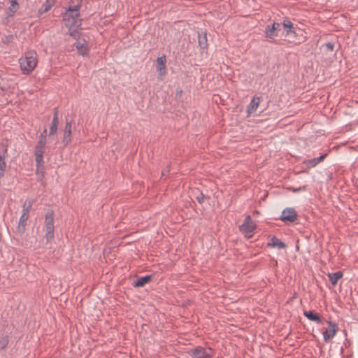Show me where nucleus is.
Here are the masks:
<instances>
[{
  "label": "nucleus",
  "instance_id": "f03ea898",
  "mask_svg": "<svg viewBox=\"0 0 358 358\" xmlns=\"http://www.w3.org/2000/svg\"><path fill=\"white\" fill-rule=\"evenodd\" d=\"M21 70L24 74L31 73L37 65V54L34 50L27 51L19 59Z\"/></svg>",
  "mask_w": 358,
  "mask_h": 358
},
{
  "label": "nucleus",
  "instance_id": "6ab92c4d",
  "mask_svg": "<svg viewBox=\"0 0 358 358\" xmlns=\"http://www.w3.org/2000/svg\"><path fill=\"white\" fill-rule=\"evenodd\" d=\"M53 211L49 210L46 213L45 216V227L54 226V216Z\"/></svg>",
  "mask_w": 358,
  "mask_h": 358
},
{
  "label": "nucleus",
  "instance_id": "393cba45",
  "mask_svg": "<svg viewBox=\"0 0 358 358\" xmlns=\"http://www.w3.org/2000/svg\"><path fill=\"white\" fill-rule=\"evenodd\" d=\"M46 141L38 139L37 144L35 147V151H40L41 152H45V147Z\"/></svg>",
  "mask_w": 358,
  "mask_h": 358
},
{
  "label": "nucleus",
  "instance_id": "412c9836",
  "mask_svg": "<svg viewBox=\"0 0 358 358\" xmlns=\"http://www.w3.org/2000/svg\"><path fill=\"white\" fill-rule=\"evenodd\" d=\"M43 152H41L40 151L34 152V155L36 157V163L38 169L43 166Z\"/></svg>",
  "mask_w": 358,
  "mask_h": 358
},
{
  "label": "nucleus",
  "instance_id": "aec40b11",
  "mask_svg": "<svg viewBox=\"0 0 358 358\" xmlns=\"http://www.w3.org/2000/svg\"><path fill=\"white\" fill-rule=\"evenodd\" d=\"M326 155H323L320 156L319 157L311 159L310 160H308L305 163L307 164V166L309 168L314 167L317 164H319L320 162H322L324 160V159L325 158Z\"/></svg>",
  "mask_w": 358,
  "mask_h": 358
},
{
  "label": "nucleus",
  "instance_id": "a878e982",
  "mask_svg": "<svg viewBox=\"0 0 358 358\" xmlns=\"http://www.w3.org/2000/svg\"><path fill=\"white\" fill-rule=\"evenodd\" d=\"M199 44L202 49H205L207 47V38L206 34L201 35L199 34Z\"/></svg>",
  "mask_w": 358,
  "mask_h": 358
},
{
  "label": "nucleus",
  "instance_id": "c85d7f7f",
  "mask_svg": "<svg viewBox=\"0 0 358 358\" xmlns=\"http://www.w3.org/2000/svg\"><path fill=\"white\" fill-rule=\"evenodd\" d=\"M8 343L7 337H3L0 340V349H4Z\"/></svg>",
  "mask_w": 358,
  "mask_h": 358
},
{
  "label": "nucleus",
  "instance_id": "473e14b6",
  "mask_svg": "<svg viewBox=\"0 0 358 358\" xmlns=\"http://www.w3.org/2000/svg\"><path fill=\"white\" fill-rule=\"evenodd\" d=\"M357 35H358V31H357Z\"/></svg>",
  "mask_w": 358,
  "mask_h": 358
},
{
  "label": "nucleus",
  "instance_id": "2f4dec72",
  "mask_svg": "<svg viewBox=\"0 0 358 358\" xmlns=\"http://www.w3.org/2000/svg\"><path fill=\"white\" fill-rule=\"evenodd\" d=\"M59 110L57 108H54V115L53 118H56V120H59Z\"/></svg>",
  "mask_w": 358,
  "mask_h": 358
},
{
  "label": "nucleus",
  "instance_id": "5701e85b",
  "mask_svg": "<svg viewBox=\"0 0 358 358\" xmlns=\"http://www.w3.org/2000/svg\"><path fill=\"white\" fill-rule=\"evenodd\" d=\"M59 125V120L53 118L50 127L49 136L54 135L57 133V127Z\"/></svg>",
  "mask_w": 358,
  "mask_h": 358
},
{
  "label": "nucleus",
  "instance_id": "bb28decb",
  "mask_svg": "<svg viewBox=\"0 0 358 358\" xmlns=\"http://www.w3.org/2000/svg\"><path fill=\"white\" fill-rule=\"evenodd\" d=\"M10 6L9 7V10L12 13H15L18 9V3L17 0H10Z\"/></svg>",
  "mask_w": 358,
  "mask_h": 358
},
{
  "label": "nucleus",
  "instance_id": "f8f14e48",
  "mask_svg": "<svg viewBox=\"0 0 358 358\" xmlns=\"http://www.w3.org/2000/svg\"><path fill=\"white\" fill-rule=\"evenodd\" d=\"M260 103V99L259 97H254L250 104L248 106L247 112L248 115L252 113H254L257 107L259 106Z\"/></svg>",
  "mask_w": 358,
  "mask_h": 358
},
{
  "label": "nucleus",
  "instance_id": "1a4fd4ad",
  "mask_svg": "<svg viewBox=\"0 0 358 358\" xmlns=\"http://www.w3.org/2000/svg\"><path fill=\"white\" fill-rule=\"evenodd\" d=\"M280 24L277 22H273L272 26H267L265 30V34L267 38H273L275 36H277V31L280 30Z\"/></svg>",
  "mask_w": 358,
  "mask_h": 358
},
{
  "label": "nucleus",
  "instance_id": "7c9ffc66",
  "mask_svg": "<svg viewBox=\"0 0 358 358\" xmlns=\"http://www.w3.org/2000/svg\"><path fill=\"white\" fill-rule=\"evenodd\" d=\"M46 137H47V129H44L39 136V139L46 141Z\"/></svg>",
  "mask_w": 358,
  "mask_h": 358
},
{
  "label": "nucleus",
  "instance_id": "4be33fe9",
  "mask_svg": "<svg viewBox=\"0 0 358 358\" xmlns=\"http://www.w3.org/2000/svg\"><path fill=\"white\" fill-rule=\"evenodd\" d=\"M55 0H46L45 3H44L43 5L42 8L39 10V11H38L39 13L42 14V13L48 12L51 8V7L53 6V4L55 3Z\"/></svg>",
  "mask_w": 358,
  "mask_h": 358
},
{
  "label": "nucleus",
  "instance_id": "c756f323",
  "mask_svg": "<svg viewBox=\"0 0 358 358\" xmlns=\"http://www.w3.org/2000/svg\"><path fill=\"white\" fill-rule=\"evenodd\" d=\"M196 201L199 203H203L204 201V199H205V196L203 195V193H200L196 197Z\"/></svg>",
  "mask_w": 358,
  "mask_h": 358
},
{
  "label": "nucleus",
  "instance_id": "6e6552de",
  "mask_svg": "<svg viewBox=\"0 0 358 358\" xmlns=\"http://www.w3.org/2000/svg\"><path fill=\"white\" fill-rule=\"evenodd\" d=\"M71 129H72L71 122L67 121L66 122V124L64 127V135H63V139H62V143H63L64 145H65V146L68 145L72 141Z\"/></svg>",
  "mask_w": 358,
  "mask_h": 358
},
{
  "label": "nucleus",
  "instance_id": "9b49d317",
  "mask_svg": "<svg viewBox=\"0 0 358 358\" xmlns=\"http://www.w3.org/2000/svg\"><path fill=\"white\" fill-rule=\"evenodd\" d=\"M7 145L3 144V155H0V178L4 176L6 164L4 155L7 153Z\"/></svg>",
  "mask_w": 358,
  "mask_h": 358
},
{
  "label": "nucleus",
  "instance_id": "ddd939ff",
  "mask_svg": "<svg viewBox=\"0 0 358 358\" xmlns=\"http://www.w3.org/2000/svg\"><path fill=\"white\" fill-rule=\"evenodd\" d=\"M268 246L272 248H277L278 249L285 248V244L282 243L279 238L275 236H272L268 243Z\"/></svg>",
  "mask_w": 358,
  "mask_h": 358
},
{
  "label": "nucleus",
  "instance_id": "b1692460",
  "mask_svg": "<svg viewBox=\"0 0 358 358\" xmlns=\"http://www.w3.org/2000/svg\"><path fill=\"white\" fill-rule=\"evenodd\" d=\"M54 226L45 227V238L47 242L51 241L54 238Z\"/></svg>",
  "mask_w": 358,
  "mask_h": 358
},
{
  "label": "nucleus",
  "instance_id": "4468645a",
  "mask_svg": "<svg viewBox=\"0 0 358 358\" xmlns=\"http://www.w3.org/2000/svg\"><path fill=\"white\" fill-rule=\"evenodd\" d=\"M76 47L78 49V51L80 55H82L83 56L88 55L89 49L87 48V43L85 41L83 43L80 41L77 42L76 44Z\"/></svg>",
  "mask_w": 358,
  "mask_h": 358
},
{
  "label": "nucleus",
  "instance_id": "a211bd4d",
  "mask_svg": "<svg viewBox=\"0 0 358 358\" xmlns=\"http://www.w3.org/2000/svg\"><path fill=\"white\" fill-rule=\"evenodd\" d=\"M343 277V273L338 271L328 274V278L333 285H336L338 280Z\"/></svg>",
  "mask_w": 358,
  "mask_h": 358
},
{
  "label": "nucleus",
  "instance_id": "f257e3e1",
  "mask_svg": "<svg viewBox=\"0 0 358 358\" xmlns=\"http://www.w3.org/2000/svg\"><path fill=\"white\" fill-rule=\"evenodd\" d=\"M81 2L82 0H76V4L70 6L64 16V21L66 27L69 28V34L74 38L79 36L77 28L81 25V19L80 18L79 13Z\"/></svg>",
  "mask_w": 358,
  "mask_h": 358
},
{
  "label": "nucleus",
  "instance_id": "423d86ee",
  "mask_svg": "<svg viewBox=\"0 0 358 358\" xmlns=\"http://www.w3.org/2000/svg\"><path fill=\"white\" fill-rule=\"evenodd\" d=\"M32 203L31 201H25L23 204V210H22V215H21L20 218L19 225L22 226L23 228L27 224V221L29 219V211L31 208Z\"/></svg>",
  "mask_w": 358,
  "mask_h": 358
},
{
  "label": "nucleus",
  "instance_id": "7ed1b4c3",
  "mask_svg": "<svg viewBox=\"0 0 358 358\" xmlns=\"http://www.w3.org/2000/svg\"><path fill=\"white\" fill-rule=\"evenodd\" d=\"M192 358H213L214 350L211 348L198 346L189 352Z\"/></svg>",
  "mask_w": 358,
  "mask_h": 358
},
{
  "label": "nucleus",
  "instance_id": "39448f33",
  "mask_svg": "<svg viewBox=\"0 0 358 358\" xmlns=\"http://www.w3.org/2000/svg\"><path fill=\"white\" fill-rule=\"evenodd\" d=\"M298 217V215L295 209L292 208H287L282 212L280 220L284 222H294Z\"/></svg>",
  "mask_w": 358,
  "mask_h": 358
},
{
  "label": "nucleus",
  "instance_id": "cd10ccee",
  "mask_svg": "<svg viewBox=\"0 0 358 358\" xmlns=\"http://www.w3.org/2000/svg\"><path fill=\"white\" fill-rule=\"evenodd\" d=\"M322 48H324L327 51L333 52L334 49V44L331 42H328L324 44Z\"/></svg>",
  "mask_w": 358,
  "mask_h": 358
},
{
  "label": "nucleus",
  "instance_id": "2eb2a0df",
  "mask_svg": "<svg viewBox=\"0 0 358 358\" xmlns=\"http://www.w3.org/2000/svg\"><path fill=\"white\" fill-rule=\"evenodd\" d=\"M304 315L310 321L315 322L318 324L321 323L322 320L319 314L313 311H305Z\"/></svg>",
  "mask_w": 358,
  "mask_h": 358
},
{
  "label": "nucleus",
  "instance_id": "dca6fc26",
  "mask_svg": "<svg viewBox=\"0 0 358 358\" xmlns=\"http://www.w3.org/2000/svg\"><path fill=\"white\" fill-rule=\"evenodd\" d=\"M282 25H283L284 29L286 31V34L287 36H289L292 34L296 33L295 29L294 27V24L291 21L287 20H284Z\"/></svg>",
  "mask_w": 358,
  "mask_h": 358
},
{
  "label": "nucleus",
  "instance_id": "9d476101",
  "mask_svg": "<svg viewBox=\"0 0 358 358\" xmlns=\"http://www.w3.org/2000/svg\"><path fill=\"white\" fill-rule=\"evenodd\" d=\"M157 71L159 76H164L166 73V57L164 55L157 59Z\"/></svg>",
  "mask_w": 358,
  "mask_h": 358
},
{
  "label": "nucleus",
  "instance_id": "20e7f679",
  "mask_svg": "<svg viewBox=\"0 0 358 358\" xmlns=\"http://www.w3.org/2000/svg\"><path fill=\"white\" fill-rule=\"evenodd\" d=\"M255 228V224L253 222L250 215L245 217L243 223L239 227L240 231L248 238L252 236Z\"/></svg>",
  "mask_w": 358,
  "mask_h": 358
},
{
  "label": "nucleus",
  "instance_id": "f3484780",
  "mask_svg": "<svg viewBox=\"0 0 358 358\" xmlns=\"http://www.w3.org/2000/svg\"><path fill=\"white\" fill-rule=\"evenodd\" d=\"M152 279L151 275H145L143 277H141L137 279V280L134 282V287H143L145 284L148 283Z\"/></svg>",
  "mask_w": 358,
  "mask_h": 358
},
{
  "label": "nucleus",
  "instance_id": "0eeeda50",
  "mask_svg": "<svg viewBox=\"0 0 358 358\" xmlns=\"http://www.w3.org/2000/svg\"><path fill=\"white\" fill-rule=\"evenodd\" d=\"M327 323H328V327L323 332L324 340L326 342H327L330 339L333 338L336 333V331H337V326L335 323H334L331 321H329Z\"/></svg>",
  "mask_w": 358,
  "mask_h": 358
}]
</instances>
